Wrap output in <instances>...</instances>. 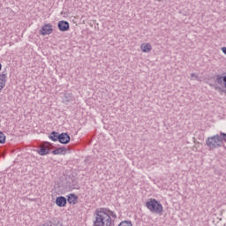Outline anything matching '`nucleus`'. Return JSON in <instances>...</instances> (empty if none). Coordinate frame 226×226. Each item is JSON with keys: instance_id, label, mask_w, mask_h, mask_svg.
I'll return each instance as SVG.
<instances>
[{"instance_id": "obj_1", "label": "nucleus", "mask_w": 226, "mask_h": 226, "mask_svg": "<svg viewBox=\"0 0 226 226\" xmlns=\"http://www.w3.org/2000/svg\"><path fill=\"white\" fill-rule=\"evenodd\" d=\"M105 211L103 208L95 210L93 226H112V218Z\"/></svg>"}, {"instance_id": "obj_2", "label": "nucleus", "mask_w": 226, "mask_h": 226, "mask_svg": "<svg viewBox=\"0 0 226 226\" xmlns=\"http://www.w3.org/2000/svg\"><path fill=\"white\" fill-rule=\"evenodd\" d=\"M146 207L151 213H155L156 215H162L163 213V206L156 199H150V200L147 201Z\"/></svg>"}, {"instance_id": "obj_3", "label": "nucleus", "mask_w": 226, "mask_h": 226, "mask_svg": "<svg viewBox=\"0 0 226 226\" xmlns=\"http://www.w3.org/2000/svg\"><path fill=\"white\" fill-rule=\"evenodd\" d=\"M213 79L215 83H210L209 86H211V87H214L215 91H222V87H226V75L222 76L220 74H217L213 77Z\"/></svg>"}, {"instance_id": "obj_4", "label": "nucleus", "mask_w": 226, "mask_h": 226, "mask_svg": "<svg viewBox=\"0 0 226 226\" xmlns=\"http://www.w3.org/2000/svg\"><path fill=\"white\" fill-rule=\"evenodd\" d=\"M218 134L209 137L206 140V145L209 147L210 151L216 149L218 147H222L221 141H218Z\"/></svg>"}, {"instance_id": "obj_5", "label": "nucleus", "mask_w": 226, "mask_h": 226, "mask_svg": "<svg viewBox=\"0 0 226 226\" xmlns=\"http://www.w3.org/2000/svg\"><path fill=\"white\" fill-rule=\"evenodd\" d=\"M53 31H54V28H52V24L50 23L44 24L41 29L40 30V34H41V36H47L49 34H52Z\"/></svg>"}, {"instance_id": "obj_6", "label": "nucleus", "mask_w": 226, "mask_h": 226, "mask_svg": "<svg viewBox=\"0 0 226 226\" xmlns=\"http://www.w3.org/2000/svg\"><path fill=\"white\" fill-rule=\"evenodd\" d=\"M70 140H72V138L70 137L68 132L60 133L58 139V142H60V144H70Z\"/></svg>"}, {"instance_id": "obj_7", "label": "nucleus", "mask_w": 226, "mask_h": 226, "mask_svg": "<svg viewBox=\"0 0 226 226\" xmlns=\"http://www.w3.org/2000/svg\"><path fill=\"white\" fill-rule=\"evenodd\" d=\"M57 27L59 29V31H61L62 33H64L66 31H70V23L68 21H59L57 24Z\"/></svg>"}, {"instance_id": "obj_8", "label": "nucleus", "mask_w": 226, "mask_h": 226, "mask_svg": "<svg viewBox=\"0 0 226 226\" xmlns=\"http://www.w3.org/2000/svg\"><path fill=\"white\" fill-rule=\"evenodd\" d=\"M56 204L58 207H64L67 204V199L64 196H58L56 199Z\"/></svg>"}, {"instance_id": "obj_9", "label": "nucleus", "mask_w": 226, "mask_h": 226, "mask_svg": "<svg viewBox=\"0 0 226 226\" xmlns=\"http://www.w3.org/2000/svg\"><path fill=\"white\" fill-rule=\"evenodd\" d=\"M6 72H3L2 74H0V91H3L6 86Z\"/></svg>"}, {"instance_id": "obj_10", "label": "nucleus", "mask_w": 226, "mask_h": 226, "mask_svg": "<svg viewBox=\"0 0 226 226\" xmlns=\"http://www.w3.org/2000/svg\"><path fill=\"white\" fill-rule=\"evenodd\" d=\"M67 202L70 204H77L79 202V196H77L75 193H71L67 196Z\"/></svg>"}, {"instance_id": "obj_11", "label": "nucleus", "mask_w": 226, "mask_h": 226, "mask_svg": "<svg viewBox=\"0 0 226 226\" xmlns=\"http://www.w3.org/2000/svg\"><path fill=\"white\" fill-rule=\"evenodd\" d=\"M61 133H59L58 132L53 131L51 132V133L49 135V139L50 140H52V142H57V140L59 141V137H60Z\"/></svg>"}, {"instance_id": "obj_12", "label": "nucleus", "mask_w": 226, "mask_h": 226, "mask_svg": "<svg viewBox=\"0 0 226 226\" xmlns=\"http://www.w3.org/2000/svg\"><path fill=\"white\" fill-rule=\"evenodd\" d=\"M73 100V94L71 93L65 92L63 96V102L64 103H68Z\"/></svg>"}, {"instance_id": "obj_13", "label": "nucleus", "mask_w": 226, "mask_h": 226, "mask_svg": "<svg viewBox=\"0 0 226 226\" xmlns=\"http://www.w3.org/2000/svg\"><path fill=\"white\" fill-rule=\"evenodd\" d=\"M79 182L77 180L71 178V181L67 183V186L70 190H75L77 189Z\"/></svg>"}, {"instance_id": "obj_14", "label": "nucleus", "mask_w": 226, "mask_h": 226, "mask_svg": "<svg viewBox=\"0 0 226 226\" xmlns=\"http://www.w3.org/2000/svg\"><path fill=\"white\" fill-rule=\"evenodd\" d=\"M51 153L52 154H66V147H56Z\"/></svg>"}, {"instance_id": "obj_15", "label": "nucleus", "mask_w": 226, "mask_h": 226, "mask_svg": "<svg viewBox=\"0 0 226 226\" xmlns=\"http://www.w3.org/2000/svg\"><path fill=\"white\" fill-rule=\"evenodd\" d=\"M153 49V47L151 46V44L149 43H143L141 45V50L142 52H151V50Z\"/></svg>"}, {"instance_id": "obj_16", "label": "nucleus", "mask_w": 226, "mask_h": 226, "mask_svg": "<svg viewBox=\"0 0 226 226\" xmlns=\"http://www.w3.org/2000/svg\"><path fill=\"white\" fill-rule=\"evenodd\" d=\"M218 142H221V146H223V142H226V133L220 132V135L217 136Z\"/></svg>"}, {"instance_id": "obj_17", "label": "nucleus", "mask_w": 226, "mask_h": 226, "mask_svg": "<svg viewBox=\"0 0 226 226\" xmlns=\"http://www.w3.org/2000/svg\"><path fill=\"white\" fill-rule=\"evenodd\" d=\"M38 154H40L41 156H45V154H49V153H50V149H47L45 147H41L38 151H37Z\"/></svg>"}, {"instance_id": "obj_18", "label": "nucleus", "mask_w": 226, "mask_h": 226, "mask_svg": "<svg viewBox=\"0 0 226 226\" xmlns=\"http://www.w3.org/2000/svg\"><path fill=\"white\" fill-rule=\"evenodd\" d=\"M102 210H104L107 213V215L109 216V218H110V216H112V218H117V215H116V213H114L110 209H109V208H102Z\"/></svg>"}, {"instance_id": "obj_19", "label": "nucleus", "mask_w": 226, "mask_h": 226, "mask_svg": "<svg viewBox=\"0 0 226 226\" xmlns=\"http://www.w3.org/2000/svg\"><path fill=\"white\" fill-rule=\"evenodd\" d=\"M6 142V135H4V132L0 131V144H4Z\"/></svg>"}, {"instance_id": "obj_20", "label": "nucleus", "mask_w": 226, "mask_h": 226, "mask_svg": "<svg viewBox=\"0 0 226 226\" xmlns=\"http://www.w3.org/2000/svg\"><path fill=\"white\" fill-rule=\"evenodd\" d=\"M118 226H133V224L132 223V221H123Z\"/></svg>"}, {"instance_id": "obj_21", "label": "nucleus", "mask_w": 226, "mask_h": 226, "mask_svg": "<svg viewBox=\"0 0 226 226\" xmlns=\"http://www.w3.org/2000/svg\"><path fill=\"white\" fill-rule=\"evenodd\" d=\"M191 77H192V79H193V77L196 79V80H200V79H199V75H197V74H195V73H192L191 74Z\"/></svg>"}, {"instance_id": "obj_22", "label": "nucleus", "mask_w": 226, "mask_h": 226, "mask_svg": "<svg viewBox=\"0 0 226 226\" xmlns=\"http://www.w3.org/2000/svg\"><path fill=\"white\" fill-rule=\"evenodd\" d=\"M222 50L223 54H225V56H226V47H222Z\"/></svg>"}, {"instance_id": "obj_23", "label": "nucleus", "mask_w": 226, "mask_h": 226, "mask_svg": "<svg viewBox=\"0 0 226 226\" xmlns=\"http://www.w3.org/2000/svg\"><path fill=\"white\" fill-rule=\"evenodd\" d=\"M45 146H52V143L46 141Z\"/></svg>"}, {"instance_id": "obj_24", "label": "nucleus", "mask_w": 226, "mask_h": 226, "mask_svg": "<svg viewBox=\"0 0 226 226\" xmlns=\"http://www.w3.org/2000/svg\"><path fill=\"white\" fill-rule=\"evenodd\" d=\"M1 68H3V65L0 64V71H1Z\"/></svg>"}, {"instance_id": "obj_25", "label": "nucleus", "mask_w": 226, "mask_h": 226, "mask_svg": "<svg viewBox=\"0 0 226 226\" xmlns=\"http://www.w3.org/2000/svg\"><path fill=\"white\" fill-rule=\"evenodd\" d=\"M85 162H87V158L85 159Z\"/></svg>"}]
</instances>
